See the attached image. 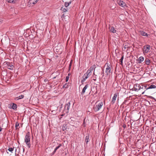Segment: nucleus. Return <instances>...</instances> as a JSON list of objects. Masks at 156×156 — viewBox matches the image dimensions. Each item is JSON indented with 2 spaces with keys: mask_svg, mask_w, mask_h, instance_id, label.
<instances>
[{
  "mask_svg": "<svg viewBox=\"0 0 156 156\" xmlns=\"http://www.w3.org/2000/svg\"><path fill=\"white\" fill-rule=\"evenodd\" d=\"M30 136L29 132H28L26 134L24 139V141L26 143L27 146L30 148Z\"/></svg>",
  "mask_w": 156,
  "mask_h": 156,
  "instance_id": "1",
  "label": "nucleus"
},
{
  "mask_svg": "<svg viewBox=\"0 0 156 156\" xmlns=\"http://www.w3.org/2000/svg\"><path fill=\"white\" fill-rule=\"evenodd\" d=\"M103 105V102H100L97 105H96L95 106H94L93 108L95 112H97L101 108Z\"/></svg>",
  "mask_w": 156,
  "mask_h": 156,
  "instance_id": "2",
  "label": "nucleus"
},
{
  "mask_svg": "<svg viewBox=\"0 0 156 156\" xmlns=\"http://www.w3.org/2000/svg\"><path fill=\"white\" fill-rule=\"evenodd\" d=\"M151 46L149 44H146L143 46V53H147L150 50Z\"/></svg>",
  "mask_w": 156,
  "mask_h": 156,
  "instance_id": "3",
  "label": "nucleus"
},
{
  "mask_svg": "<svg viewBox=\"0 0 156 156\" xmlns=\"http://www.w3.org/2000/svg\"><path fill=\"white\" fill-rule=\"evenodd\" d=\"M105 66H106L107 67L106 69L105 73L107 75L110 74L111 70V66L110 64L108 63H106Z\"/></svg>",
  "mask_w": 156,
  "mask_h": 156,
  "instance_id": "4",
  "label": "nucleus"
},
{
  "mask_svg": "<svg viewBox=\"0 0 156 156\" xmlns=\"http://www.w3.org/2000/svg\"><path fill=\"white\" fill-rule=\"evenodd\" d=\"M144 88V86L143 87L142 85L140 86L139 84L134 85V90L136 91L141 90H142Z\"/></svg>",
  "mask_w": 156,
  "mask_h": 156,
  "instance_id": "5",
  "label": "nucleus"
},
{
  "mask_svg": "<svg viewBox=\"0 0 156 156\" xmlns=\"http://www.w3.org/2000/svg\"><path fill=\"white\" fill-rule=\"evenodd\" d=\"M6 64L7 66V68L8 69L11 70L13 69L14 66L12 63L9 62H7Z\"/></svg>",
  "mask_w": 156,
  "mask_h": 156,
  "instance_id": "6",
  "label": "nucleus"
},
{
  "mask_svg": "<svg viewBox=\"0 0 156 156\" xmlns=\"http://www.w3.org/2000/svg\"><path fill=\"white\" fill-rule=\"evenodd\" d=\"M119 0L120 1L119 2H118V3L120 6L122 7H127L126 5L124 2H123V1H121L120 0Z\"/></svg>",
  "mask_w": 156,
  "mask_h": 156,
  "instance_id": "7",
  "label": "nucleus"
},
{
  "mask_svg": "<svg viewBox=\"0 0 156 156\" xmlns=\"http://www.w3.org/2000/svg\"><path fill=\"white\" fill-rule=\"evenodd\" d=\"M39 0H29L28 2V4L30 5L33 6V5L36 4Z\"/></svg>",
  "mask_w": 156,
  "mask_h": 156,
  "instance_id": "8",
  "label": "nucleus"
},
{
  "mask_svg": "<svg viewBox=\"0 0 156 156\" xmlns=\"http://www.w3.org/2000/svg\"><path fill=\"white\" fill-rule=\"evenodd\" d=\"M156 88V86L153 84H151L148 87H146V86H144V89H146V90L150 89H153V88Z\"/></svg>",
  "mask_w": 156,
  "mask_h": 156,
  "instance_id": "9",
  "label": "nucleus"
},
{
  "mask_svg": "<svg viewBox=\"0 0 156 156\" xmlns=\"http://www.w3.org/2000/svg\"><path fill=\"white\" fill-rule=\"evenodd\" d=\"M117 97V94L115 93L114 94V96L112 98V100L111 101V104H113L115 103Z\"/></svg>",
  "mask_w": 156,
  "mask_h": 156,
  "instance_id": "10",
  "label": "nucleus"
},
{
  "mask_svg": "<svg viewBox=\"0 0 156 156\" xmlns=\"http://www.w3.org/2000/svg\"><path fill=\"white\" fill-rule=\"evenodd\" d=\"M89 77V76L87 75V74L85 73L83 76V79L81 81V82H84Z\"/></svg>",
  "mask_w": 156,
  "mask_h": 156,
  "instance_id": "11",
  "label": "nucleus"
},
{
  "mask_svg": "<svg viewBox=\"0 0 156 156\" xmlns=\"http://www.w3.org/2000/svg\"><path fill=\"white\" fill-rule=\"evenodd\" d=\"M140 34L142 36H146L147 37H148V36L149 35V34L145 33L143 31H140Z\"/></svg>",
  "mask_w": 156,
  "mask_h": 156,
  "instance_id": "12",
  "label": "nucleus"
},
{
  "mask_svg": "<svg viewBox=\"0 0 156 156\" xmlns=\"http://www.w3.org/2000/svg\"><path fill=\"white\" fill-rule=\"evenodd\" d=\"M88 87V84H86L85 86V87H84V88H83V89L82 92H81V94L82 95H83L84 94V93H85V92L87 88Z\"/></svg>",
  "mask_w": 156,
  "mask_h": 156,
  "instance_id": "13",
  "label": "nucleus"
},
{
  "mask_svg": "<svg viewBox=\"0 0 156 156\" xmlns=\"http://www.w3.org/2000/svg\"><path fill=\"white\" fill-rule=\"evenodd\" d=\"M17 108V106L16 104L13 103L12 104V106L11 107H9L10 109H12L13 110H15Z\"/></svg>",
  "mask_w": 156,
  "mask_h": 156,
  "instance_id": "14",
  "label": "nucleus"
},
{
  "mask_svg": "<svg viewBox=\"0 0 156 156\" xmlns=\"http://www.w3.org/2000/svg\"><path fill=\"white\" fill-rule=\"evenodd\" d=\"M70 103V102L67 103L65 106V108L66 109L68 110L69 109Z\"/></svg>",
  "mask_w": 156,
  "mask_h": 156,
  "instance_id": "15",
  "label": "nucleus"
},
{
  "mask_svg": "<svg viewBox=\"0 0 156 156\" xmlns=\"http://www.w3.org/2000/svg\"><path fill=\"white\" fill-rule=\"evenodd\" d=\"M110 30L111 32L113 33H115L116 30L113 27H110Z\"/></svg>",
  "mask_w": 156,
  "mask_h": 156,
  "instance_id": "16",
  "label": "nucleus"
},
{
  "mask_svg": "<svg viewBox=\"0 0 156 156\" xmlns=\"http://www.w3.org/2000/svg\"><path fill=\"white\" fill-rule=\"evenodd\" d=\"M24 97V95H21L19 96V97H17L15 98V100H18L19 99L23 98Z\"/></svg>",
  "mask_w": 156,
  "mask_h": 156,
  "instance_id": "17",
  "label": "nucleus"
},
{
  "mask_svg": "<svg viewBox=\"0 0 156 156\" xmlns=\"http://www.w3.org/2000/svg\"><path fill=\"white\" fill-rule=\"evenodd\" d=\"M145 62L146 64L147 65H149L150 63V60L147 58H146Z\"/></svg>",
  "mask_w": 156,
  "mask_h": 156,
  "instance_id": "18",
  "label": "nucleus"
},
{
  "mask_svg": "<svg viewBox=\"0 0 156 156\" xmlns=\"http://www.w3.org/2000/svg\"><path fill=\"white\" fill-rule=\"evenodd\" d=\"M62 129L63 131L67 129V124H64L62 126Z\"/></svg>",
  "mask_w": 156,
  "mask_h": 156,
  "instance_id": "19",
  "label": "nucleus"
},
{
  "mask_svg": "<svg viewBox=\"0 0 156 156\" xmlns=\"http://www.w3.org/2000/svg\"><path fill=\"white\" fill-rule=\"evenodd\" d=\"M89 135H87L85 137V141L86 144H87L88 142H89Z\"/></svg>",
  "mask_w": 156,
  "mask_h": 156,
  "instance_id": "20",
  "label": "nucleus"
},
{
  "mask_svg": "<svg viewBox=\"0 0 156 156\" xmlns=\"http://www.w3.org/2000/svg\"><path fill=\"white\" fill-rule=\"evenodd\" d=\"M96 68V66L95 65H93L88 70H90L91 71L93 70H94Z\"/></svg>",
  "mask_w": 156,
  "mask_h": 156,
  "instance_id": "21",
  "label": "nucleus"
},
{
  "mask_svg": "<svg viewBox=\"0 0 156 156\" xmlns=\"http://www.w3.org/2000/svg\"><path fill=\"white\" fill-rule=\"evenodd\" d=\"M124 58V56L123 55L122 56V57H121V58L119 60V63L122 65V63H123V60Z\"/></svg>",
  "mask_w": 156,
  "mask_h": 156,
  "instance_id": "22",
  "label": "nucleus"
},
{
  "mask_svg": "<svg viewBox=\"0 0 156 156\" xmlns=\"http://www.w3.org/2000/svg\"><path fill=\"white\" fill-rule=\"evenodd\" d=\"M85 73L89 77L91 74V71L90 70L88 69Z\"/></svg>",
  "mask_w": 156,
  "mask_h": 156,
  "instance_id": "23",
  "label": "nucleus"
},
{
  "mask_svg": "<svg viewBox=\"0 0 156 156\" xmlns=\"http://www.w3.org/2000/svg\"><path fill=\"white\" fill-rule=\"evenodd\" d=\"M144 58L142 56H141L139 58V60L140 62H139V63H141V62L143 61L144 60Z\"/></svg>",
  "mask_w": 156,
  "mask_h": 156,
  "instance_id": "24",
  "label": "nucleus"
},
{
  "mask_svg": "<svg viewBox=\"0 0 156 156\" xmlns=\"http://www.w3.org/2000/svg\"><path fill=\"white\" fill-rule=\"evenodd\" d=\"M64 12H66L68 11V9L67 8H63V7H62L61 9Z\"/></svg>",
  "mask_w": 156,
  "mask_h": 156,
  "instance_id": "25",
  "label": "nucleus"
},
{
  "mask_svg": "<svg viewBox=\"0 0 156 156\" xmlns=\"http://www.w3.org/2000/svg\"><path fill=\"white\" fill-rule=\"evenodd\" d=\"M62 146V144H60L57 147H56L55 148V149H54V151H56V150L58 149V148H59V147H61Z\"/></svg>",
  "mask_w": 156,
  "mask_h": 156,
  "instance_id": "26",
  "label": "nucleus"
},
{
  "mask_svg": "<svg viewBox=\"0 0 156 156\" xmlns=\"http://www.w3.org/2000/svg\"><path fill=\"white\" fill-rule=\"evenodd\" d=\"M9 3H14L15 2L16 0H6Z\"/></svg>",
  "mask_w": 156,
  "mask_h": 156,
  "instance_id": "27",
  "label": "nucleus"
},
{
  "mask_svg": "<svg viewBox=\"0 0 156 156\" xmlns=\"http://www.w3.org/2000/svg\"><path fill=\"white\" fill-rule=\"evenodd\" d=\"M14 148V147H13V148L9 147L8 148V150L9 151L11 152V153H12V151H13Z\"/></svg>",
  "mask_w": 156,
  "mask_h": 156,
  "instance_id": "28",
  "label": "nucleus"
},
{
  "mask_svg": "<svg viewBox=\"0 0 156 156\" xmlns=\"http://www.w3.org/2000/svg\"><path fill=\"white\" fill-rule=\"evenodd\" d=\"M68 84H67V83H66V84H64V85H63L62 87V88H68Z\"/></svg>",
  "mask_w": 156,
  "mask_h": 156,
  "instance_id": "29",
  "label": "nucleus"
},
{
  "mask_svg": "<svg viewBox=\"0 0 156 156\" xmlns=\"http://www.w3.org/2000/svg\"><path fill=\"white\" fill-rule=\"evenodd\" d=\"M65 6L66 7V8L68 7L69 5V3H68V2H66L65 3Z\"/></svg>",
  "mask_w": 156,
  "mask_h": 156,
  "instance_id": "30",
  "label": "nucleus"
},
{
  "mask_svg": "<svg viewBox=\"0 0 156 156\" xmlns=\"http://www.w3.org/2000/svg\"><path fill=\"white\" fill-rule=\"evenodd\" d=\"M118 76H119L118 79H120L122 78V75L121 74H119Z\"/></svg>",
  "mask_w": 156,
  "mask_h": 156,
  "instance_id": "31",
  "label": "nucleus"
},
{
  "mask_svg": "<svg viewBox=\"0 0 156 156\" xmlns=\"http://www.w3.org/2000/svg\"><path fill=\"white\" fill-rule=\"evenodd\" d=\"M69 76H67L66 77V82H67L69 80Z\"/></svg>",
  "mask_w": 156,
  "mask_h": 156,
  "instance_id": "32",
  "label": "nucleus"
},
{
  "mask_svg": "<svg viewBox=\"0 0 156 156\" xmlns=\"http://www.w3.org/2000/svg\"><path fill=\"white\" fill-rule=\"evenodd\" d=\"M19 126V124L18 122H16L15 124V127L17 128Z\"/></svg>",
  "mask_w": 156,
  "mask_h": 156,
  "instance_id": "33",
  "label": "nucleus"
},
{
  "mask_svg": "<svg viewBox=\"0 0 156 156\" xmlns=\"http://www.w3.org/2000/svg\"><path fill=\"white\" fill-rule=\"evenodd\" d=\"M101 75H102V77H103L104 75V70H102L101 73Z\"/></svg>",
  "mask_w": 156,
  "mask_h": 156,
  "instance_id": "34",
  "label": "nucleus"
},
{
  "mask_svg": "<svg viewBox=\"0 0 156 156\" xmlns=\"http://www.w3.org/2000/svg\"><path fill=\"white\" fill-rule=\"evenodd\" d=\"M97 76V75H95V76L94 77L95 78V79H93V80L94 81H96V79H97V77H96V76Z\"/></svg>",
  "mask_w": 156,
  "mask_h": 156,
  "instance_id": "35",
  "label": "nucleus"
},
{
  "mask_svg": "<svg viewBox=\"0 0 156 156\" xmlns=\"http://www.w3.org/2000/svg\"><path fill=\"white\" fill-rule=\"evenodd\" d=\"M56 151H55L54 150L53 151L51 155H53L55 154Z\"/></svg>",
  "mask_w": 156,
  "mask_h": 156,
  "instance_id": "36",
  "label": "nucleus"
},
{
  "mask_svg": "<svg viewBox=\"0 0 156 156\" xmlns=\"http://www.w3.org/2000/svg\"><path fill=\"white\" fill-rule=\"evenodd\" d=\"M71 1H70L69 2H68V3H69V5L71 4Z\"/></svg>",
  "mask_w": 156,
  "mask_h": 156,
  "instance_id": "37",
  "label": "nucleus"
},
{
  "mask_svg": "<svg viewBox=\"0 0 156 156\" xmlns=\"http://www.w3.org/2000/svg\"><path fill=\"white\" fill-rule=\"evenodd\" d=\"M2 128H1V127H0V132L2 131Z\"/></svg>",
  "mask_w": 156,
  "mask_h": 156,
  "instance_id": "38",
  "label": "nucleus"
},
{
  "mask_svg": "<svg viewBox=\"0 0 156 156\" xmlns=\"http://www.w3.org/2000/svg\"><path fill=\"white\" fill-rule=\"evenodd\" d=\"M126 127V125H124L123 126V127H124V128H125Z\"/></svg>",
  "mask_w": 156,
  "mask_h": 156,
  "instance_id": "39",
  "label": "nucleus"
},
{
  "mask_svg": "<svg viewBox=\"0 0 156 156\" xmlns=\"http://www.w3.org/2000/svg\"><path fill=\"white\" fill-rule=\"evenodd\" d=\"M145 92V91H142V94H143Z\"/></svg>",
  "mask_w": 156,
  "mask_h": 156,
  "instance_id": "40",
  "label": "nucleus"
},
{
  "mask_svg": "<svg viewBox=\"0 0 156 156\" xmlns=\"http://www.w3.org/2000/svg\"><path fill=\"white\" fill-rule=\"evenodd\" d=\"M12 106V105H10V106L9 107H9H11V106Z\"/></svg>",
  "mask_w": 156,
  "mask_h": 156,
  "instance_id": "41",
  "label": "nucleus"
},
{
  "mask_svg": "<svg viewBox=\"0 0 156 156\" xmlns=\"http://www.w3.org/2000/svg\"><path fill=\"white\" fill-rule=\"evenodd\" d=\"M70 75V74L69 73L68 74V75L67 76H69V77Z\"/></svg>",
  "mask_w": 156,
  "mask_h": 156,
  "instance_id": "42",
  "label": "nucleus"
},
{
  "mask_svg": "<svg viewBox=\"0 0 156 156\" xmlns=\"http://www.w3.org/2000/svg\"><path fill=\"white\" fill-rule=\"evenodd\" d=\"M153 98L154 100H155V101H156V100L155 99V98Z\"/></svg>",
  "mask_w": 156,
  "mask_h": 156,
  "instance_id": "43",
  "label": "nucleus"
},
{
  "mask_svg": "<svg viewBox=\"0 0 156 156\" xmlns=\"http://www.w3.org/2000/svg\"><path fill=\"white\" fill-rule=\"evenodd\" d=\"M93 75H95V73H94H94H93Z\"/></svg>",
  "mask_w": 156,
  "mask_h": 156,
  "instance_id": "44",
  "label": "nucleus"
},
{
  "mask_svg": "<svg viewBox=\"0 0 156 156\" xmlns=\"http://www.w3.org/2000/svg\"><path fill=\"white\" fill-rule=\"evenodd\" d=\"M16 150H15V152H16Z\"/></svg>",
  "mask_w": 156,
  "mask_h": 156,
  "instance_id": "45",
  "label": "nucleus"
},
{
  "mask_svg": "<svg viewBox=\"0 0 156 156\" xmlns=\"http://www.w3.org/2000/svg\"><path fill=\"white\" fill-rule=\"evenodd\" d=\"M116 76H117V74H116Z\"/></svg>",
  "mask_w": 156,
  "mask_h": 156,
  "instance_id": "46",
  "label": "nucleus"
},
{
  "mask_svg": "<svg viewBox=\"0 0 156 156\" xmlns=\"http://www.w3.org/2000/svg\"><path fill=\"white\" fill-rule=\"evenodd\" d=\"M138 86H137V87H136V88H138Z\"/></svg>",
  "mask_w": 156,
  "mask_h": 156,
  "instance_id": "47",
  "label": "nucleus"
}]
</instances>
